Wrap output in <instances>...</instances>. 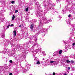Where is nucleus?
I'll return each mask as SVG.
<instances>
[{"label": "nucleus", "mask_w": 75, "mask_h": 75, "mask_svg": "<svg viewBox=\"0 0 75 75\" xmlns=\"http://www.w3.org/2000/svg\"><path fill=\"white\" fill-rule=\"evenodd\" d=\"M70 74L71 75H73V74H72V73H71Z\"/></svg>", "instance_id": "obj_55"}, {"label": "nucleus", "mask_w": 75, "mask_h": 75, "mask_svg": "<svg viewBox=\"0 0 75 75\" xmlns=\"http://www.w3.org/2000/svg\"><path fill=\"white\" fill-rule=\"evenodd\" d=\"M43 60H45V59H44V58H43Z\"/></svg>", "instance_id": "obj_58"}, {"label": "nucleus", "mask_w": 75, "mask_h": 75, "mask_svg": "<svg viewBox=\"0 0 75 75\" xmlns=\"http://www.w3.org/2000/svg\"><path fill=\"white\" fill-rule=\"evenodd\" d=\"M45 35H44V36H45Z\"/></svg>", "instance_id": "obj_62"}, {"label": "nucleus", "mask_w": 75, "mask_h": 75, "mask_svg": "<svg viewBox=\"0 0 75 75\" xmlns=\"http://www.w3.org/2000/svg\"><path fill=\"white\" fill-rule=\"evenodd\" d=\"M17 60L18 62H21L23 60L21 59V57L20 58H19L18 59H17Z\"/></svg>", "instance_id": "obj_15"}, {"label": "nucleus", "mask_w": 75, "mask_h": 75, "mask_svg": "<svg viewBox=\"0 0 75 75\" xmlns=\"http://www.w3.org/2000/svg\"><path fill=\"white\" fill-rule=\"evenodd\" d=\"M47 2L48 3V5L47 4H46L45 3V1H44L43 4L44 6H45V8H47V9L48 10H52L53 8L51 6V4H52V1H51L48 0Z\"/></svg>", "instance_id": "obj_1"}, {"label": "nucleus", "mask_w": 75, "mask_h": 75, "mask_svg": "<svg viewBox=\"0 0 75 75\" xmlns=\"http://www.w3.org/2000/svg\"><path fill=\"white\" fill-rule=\"evenodd\" d=\"M66 22L67 24H70V22H69V21H67Z\"/></svg>", "instance_id": "obj_29"}, {"label": "nucleus", "mask_w": 75, "mask_h": 75, "mask_svg": "<svg viewBox=\"0 0 75 75\" xmlns=\"http://www.w3.org/2000/svg\"><path fill=\"white\" fill-rule=\"evenodd\" d=\"M62 50H60L59 51V54H61V53H62Z\"/></svg>", "instance_id": "obj_33"}, {"label": "nucleus", "mask_w": 75, "mask_h": 75, "mask_svg": "<svg viewBox=\"0 0 75 75\" xmlns=\"http://www.w3.org/2000/svg\"><path fill=\"white\" fill-rule=\"evenodd\" d=\"M25 10L26 11H28V8H26Z\"/></svg>", "instance_id": "obj_38"}, {"label": "nucleus", "mask_w": 75, "mask_h": 75, "mask_svg": "<svg viewBox=\"0 0 75 75\" xmlns=\"http://www.w3.org/2000/svg\"><path fill=\"white\" fill-rule=\"evenodd\" d=\"M18 12V10H16L15 11V13H17Z\"/></svg>", "instance_id": "obj_39"}, {"label": "nucleus", "mask_w": 75, "mask_h": 75, "mask_svg": "<svg viewBox=\"0 0 75 75\" xmlns=\"http://www.w3.org/2000/svg\"><path fill=\"white\" fill-rule=\"evenodd\" d=\"M75 45V44L74 43L72 44V45H73V46H74V45Z\"/></svg>", "instance_id": "obj_42"}, {"label": "nucleus", "mask_w": 75, "mask_h": 75, "mask_svg": "<svg viewBox=\"0 0 75 75\" xmlns=\"http://www.w3.org/2000/svg\"><path fill=\"white\" fill-rule=\"evenodd\" d=\"M74 14H75V11H74Z\"/></svg>", "instance_id": "obj_60"}, {"label": "nucleus", "mask_w": 75, "mask_h": 75, "mask_svg": "<svg viewBox=\"0 0 75 75\" xmlns=\"http://www.w3.org/2000/svg\"><path fill=\"white\" fill-rule=\"evenodd\" d=\"M59 75H62V74H61V73H59Z\"/></svg>", "instance_id": "obj_57"}, {"label": "nucleus", "mask_w": 75, "mask_h": 75, "mask_svg": "<svg viewBox=\"0 0 75 75\" xmlns=\"http://www.w3.org/2000/svg\"><path fill=\"white\" fill-rule=\"evenodd\" d=\"M6 25H10V22L8 21L6 22Z\"/></svg>", "instance_id": "obj_20"}, {"label": "nucleus", "mask_w": 75, "mask_h": 75, "mask_svg": "<svg viewBox=\"0 0 75 75\" xmlns=\"http://www.w3.org/2000/svg\"><path fill=\"white\" fill-rule=\"evenodd\" d=\"M26 68H23V70H22V68L21 69H22L23 72V73H25V72H26V71H28V69H26Z\"/></svg>", "instance_id": "obj_10"}, {"label": "nucleus", "mask_w": 75, "mask_h": 75, "mask_svg": "<svg viewBox=\"0 0 75 75\" xmlns=\"http://www.w3.org/2000/svg\"><path fill=\"white\" fill-rule=\"evenodd\" d=\"M67 63V64H69V63H70L71 61H70L69 60H66V61Z\"/></svg>", "instance_id": "obj_22"}, {"label": "nucleus", "mask_w": 75, "mask_h": 75, "mask_svg": "<svg viewBox=\"0 0 75 75\" xmlns=\"http://www.w3.org/2000/svg\"><path fill=\"white\" fill-rule=\"evenodd\" d=\"M5 37V34H4V33H2L1 34V38L2 37V38H4Z\"/></svg>", "instance_id": "obj_18"}, {"label": "nucleus", "mask_w": 75, "mask_h": 75, "mask_svg": "<svg viewBox=\"0 0 75 75\" xmlns=\"http://www.w3.org/2000/svg\"><path fill=\"white\" fill-rule=\"evenodd\" d=\"M47 21H46L45 23L46 24H47V23H50V22H51V20H50L49 19H48L47 18L46 19Z\"/></svg>", "instance_id": "obj_13"}, {"label": "nucleus", "mask_w": 75, "mask_h": 75, "mask_svg": "<svg viewBox=\"0 0 75 75\" xmlns=\"http://www.w3.org/2000/svg\"><path fill=\"white\" fill-rule=\"evenodd\" d=\"M9 62H10V63H14V62H13V61L12 60H10L9 61Z\"/></svg>", "instance_id": "obj_30"}, {"label": "nucleus", "mask_w": 75, "mask_h": 75, "mask_svg": "<svg viewBox=\"0 0 75 75\" xmlns=\"http://www.w3.org/2000/svg\"><path fill=\"white\" fill-rule=\"evenodd\" d=\"M19 27H21V25H20L19 26Z\"/></svg>", "instance_id": "obj_56"}, {"label": "nucleus", "mask_w": 75, "mask_h": 75, "mask_svg": "<svg viewBox=\"0 0 75 75\" xmlns=\"http://www.w3.org/2000/svg\"><path fill=\"white\" fill-rule=\"evenodd\" d=\"M54 54L53 55V56L55 57V56H56V55H58V52L57 51L56 52H54Z\"/></svg>", "instance_id": "obj_19"}, {"label": "nucleus", "mask_w": 75, "mask_h": 75, "mask_svg": "<svg viewBox=\"0 0 75 75\" xmlns=\"http://www.w3.org/2000/svg\"><path fill=\"white\" fill-rule=\"evenodd\" d=\"M70 68H71V67H68V70H69L70 69Z\"/></svg>", "instance_id": "obj_45"}, {"label": "nucleus", "mask_w": 75, "mask_h": 75, "mask_svg": "<svg viewBox=\"0 0 75 75\" xmlns=\"http://www.w3.org/2000/svg\"><path fill=\"white\" fill-rule=\"evenodd\" d=\"M36 64H40V62L38 61L37 62Z\"/></svg>", "instance_id": "obj_35"}, {"label": "nucleus", "mask_w": 75, "mask_h": 75, "mask_svg": "<svg viewBox=\"0 0 75 75\" xmlns=\"http://www.w3.org/2000/svg\"><path fill=\"white\" fill-rule=\"evenodd\" d=\"M73 28H74L75 27V25H73Z\"/></svg>", "instance_id": "obj_47"}, {"label": "nucleus", "mask_w": 75, "mask_h": 75, "mask_svg": "<svg viewBox=\"0 0 75 75\" xmlns=\"http://www.w3.org/2000/svg\"><path fill=\"white\" fill-rule=\"evenodd\" d=\"M36 22H37V20L34 19L32 21V24L35 25V23H36Z\"/></svg>", "instance_id": "obj_11"}, {"label": "nucleus", "mask_w": 75, "mask_h": 75, "mask_svg": "<svg viewBox=\"0 0 75 75\" xmlns=\"http://www.w3.org/2000/svg\"><path fill=\"white\" fill-rule=\"evenodd\" d=\"M55 62V61H51L50 62V64H52Z\"/></svg>", "instance_id": "obj_26"}, {"label": "nucleus", "mask_w": 75, "mask_h": 75, "mask_svg": "<svg viewBox=\"0 0 75 75\" xmlns=\"http://www.w3.org/2000/svg\"><path fill=\"white\" fill-rule=\"evenodd\" d=\"M26 67H26V68H27L28 69H30V65L28 64H26Z\"/></svg>", "instance_id": "obj_14"}, {"label": "nucleus", "mask_w": 75, "mask_h": 75, "mask_svg": "<svg viewBox=\"0 0 75 75\" xmlns=\"http://www.w3.org/2000/svg\"><path fill=\"white\" fill-rule=\"evenodd\" d=\"M40 23H41V22L40 21Z\"/></svg>", "instance_id": "obj_61"}, {"label": "nucleus", "mask_w": 75, "mask_h": 75, "mask_svg": "<svg viewBox=\"0 0 75 75\" xmlns=\"http://www.w3.org/2000/svg\"><path fill=\"white\" fill-rule=\"evenodd\" d=\"M26 56H25V55H23L22 57H21V58L22 59V60H23V59H24L25 58H26Z\"/></svg>", "instance_id": "obj_16"}, {"label": "nucleus", "mask_w": 75, "mask_h": 75, "mask_svg": "<svg viewBox=\"0 0 75 75\" xmlns=\"http://www.w3.org/2000/svg\"><path fill=\"white\" fill-rule=\"evenodd\" d=\"M34 47L32 46L30 49V51H31L32 52V54H36V53L38 52L39 51V50L37 49L34 51V52H33V51H34Z\"/></svg>", "instance_id": "obj_4"}, {"label": "nucleus", "mask_w": 75, "mask_h": 75, "mask_svg": "<svg viewBox=\"0 0 75 75\" xmlns=\"http://www.w3.org/2000/svg\"><path fill=\"white\" fill-rule=\"evenodd\" d=\"M63 42L64 43V45H66V42H65V41H63Z\"/></svg>", "instance_id": "obj_40"}, {"label": "nucleus", "mask_w": 75, "mask_h": 75, "mask_svg": "<svg viewBox=\"0 0 75 75\" xmlns=\"http://www.w3.org/2000/svg\"><path fill=\"white\" fill-rule=\"evenodd\" d=\"M71 16L70 15H69L68 17H71Z\"/></svg>", "instance_id": "obj_49"}, {"label": "nucleus", "mask_w": 75, "mask_h": 75, "mask_svg": "<svg viewBox=\"0 0 75 75\" xmlns=\"http://www.w3.org/2000/svg\"><path fill=\"white\" fill-rule=\"evenodd\" d=\"M27 44H29V42H27L26 43L23 44V46H24V47H25L26 48L27 51H28V50H30V49H29V47H28V46H27Z\"/></svg>", "instance_id": "obj_6"}, {"label": "nucleus", "mask_w": 75, "mask_h": 75, "mask_svg": "<svg viewBox=\"0 0 75 75\" xmlns=\"http://www.w3.org/2000/svg\"><path fill=\"white\" fill-rule=\"evenodd\" d=\"M8 42H9V43H11L10 41L9 42H8H8H6L5 44V45L6 46H7V45H8Z\"/></svg>", "instance_id": "obj_17"}, {"label": "nucleus", "mask_w": 75, "mask_h": 75, "mask_svg": "<svg viewBox=\"0 0 75 75\" xmlns=\"http://www.w3.org/2000/svg\"><path fill=\"white\" fill-rule=\"evenodd\" d=\"M15 18V16L14 15H13V17H12V20H13Z\"/></svg>", "instance_id": "obj_27"}, {"label": "nucleus", "mask_w": 75, "mask_h": 75, "mask_svg": "<svg viewBox=\"0 0 75 75\" xmlns=\"http://www.w3.org/2000/svg\"><path fill=\"white\" fill-rule=\"evenodd\" d=\"M66 58H67V59H68V56H66V57H65Z\"/></svg>", "instance_id": "obj_46"}, {"label": "nucleus", "mask_w": 75, "mask_h": 75, "mask_svg": "<svg viewBox=\"0 0 75 75\" xmlns=\"http://www.w3.org/2000/svg\"><path fill=\"white\" fill-rule=\"evenodd\" d=\"M56 75H59V74H56Z\"/></svg>", "instance_id": "obj_59"}, {"label": "nucleus", "mask_w": 75, "mask_h": 75, "mask_svg": "<svg viewBox=\"0 0 75 75\" xmlns=\"http://www.w3.org/2000/svg\"><path fill=\"white\" fill-rule=\"evenodd\" d=\"M68 6H67L65 7V9H63L62 10V14H65L66 13V12L65 11H68Z\"/></svg>", "instance_id": "obj_5"}, {"label": "nucleus", "mask_w": 75, "mask_h": 75, "mask_svg": "<svg viewBox=\"0 0 75 75\" xmlns=\"http://www.w3.org/2000/svg\"><path fill=\"white\" fill-rule=\"evenodd\" d=\"M57 13H58V12Z\"/></svg>", "instance_id": "obj_63"}, {"label": "nucleus", "mask_w": 75, "mask_h": 75, "mask_svg": "<svg viewBox=\"0 0 75 75\" xmlns=\"http://www.w3.org/2000/svg\"><path fill=\"white\" fill-rule=\"evenodd\" d=\"M29 42V43H33V42H31V40H30L29 41V42Z\"/></svg>", "instance_id": "obj_32"}, {"label": "nucleus", "mask_w": 75, "mask_h": 75, "mask_svg": "<svg viewBox=\"0 0 75 75\" xmlns=\"http://www.w3.org/2000/svg\"><path fill=\"white\" fill-rule=\"evenodd\" d=\"M48 30V28H47V29H45L44 31H43V32H45V31H47V30Z\"/></svg>", "instance_id": "obj_36"}, {"label": "nucleus", "mask_w": 75, "mask_h": 75, "mask_svg": "<svg viewBox=\"0 0 75 75\" xmlns=\"http://www.w3.org/2000/svg\"><path fill=\"white\" fill-rule=\"evenodd\" d=\"M5 27V26H4V28L5 30H6V28L4 27Z\"/></svg>", "instance_id": "obj_52"}, {"label": "nucleus", "mask_w": 75, "mask_h": 75, "mask_svg": "<svg viewBox=\"0 0 75 75\" xmlns=\"http://www.w3.org/2000/svg\"><path fill=\"white\" fill-rule=\"evenodd\" d=\"M43 31H44V29H42L39 31L40 32V33H43Z\"/></svg>", "instance_id": "obj_21"}, {"label": "nucleus", "mask_w": 75, "mask_h": 75, "mask_svg": "<svg viewBox=\"0 0 75 75\" xmlns=\"http://www.w3.org/2000/svg\"><path fill=\"white\" fill-rule=\"evenodd\" d=\"M68 3V4H71V2L69 1H67Z\"/></svg>", "instance_id": "obj_34"}, {"label": "nucleus", "mask_w": 75, "mask_h": 75, "mask_svg": "<svg viewBox=\"0 0 75 75\" xmlns=\"http://www.w3.org/2000/svg\"><path fill=\"white\" fill-rule=\"evenodd\" d=\"M46 20L47 19H46V17H45V16H43L42 20L43 24H44V23H45Z\"/></svg>", "instance_id": "obj_9"}, {"label": "nucleus", "mask_w": 75, "mask_h": 75, "mask_svg": "<svg viewBox=\"0 0 75 75\" xmlns=\"http://www.w3.org/2000/svg\"><path fill=\"white\" fill-rule=\"evenodd\" d=\"M35 4L36 6H37V7L39 8L38 10L37 11V14H36V15H37V16H38V17H41V15L40 13L41 9H40V6L39 7L38 6V4L37 2H35Z\"/></svg>", "instance_id": "obj_3"}, {"label": "nucleus", "mask_w": 75, "mask_h": 75, "mask_svg": "<svg viewBox=\"0 0 75 75\" xmlns=\"http://www.w3.org/2000/svg\"><path fill=\"white\" fill-rule=\"evenodd\" d=\"M19 48H20L21 51H22V52H25V50L24 48V47L20 46Z\"/></svg>", "instance_id": "obj_7"}, {"label": "nucleus", "mask_w": 75, "mask_h": 75, "mask_svg": "<svg viewBox=\"0 0 75 75\" xmlns=\"http://www.w3.org/2000/svg\"><path fill=\"white\" fill-rule=\"evenodd\" d=\"M54 11V13H55V12H57L56 11Z\"/></svg>", "instance_id": "obj_51"}, {"label": "nucleus", "mask_w": 75, "mask_h": 75, "mask_svg": "<svg viewBox=\"0 0 75 75\" xmlns=\"http://www.w3.org/2000/svg\"><path fill=\"white\" fill-rule=\"evenodd\" d=\"M34 24H32L30 25V28L31 30H33V28L34 27Z\"/></svg>", "instance_id": "obj_12"}, {"label": "nucleus", "mask_w": 75, "mask_h": 75, "mask_svg": "<svg viewBox=\"0 0 75 75\" xmlns=\"http://www.w3.org/2000/svg\"><path fill=\"white\" fill-rule=\"evenodd\" d=\"M13 33L14 34V35H15V36L16 35V31L14 30L13 31Z\"/></svg>", "instance_id": "obj_25"}, {"label": "nucleus", "mask_w": 75, "mask_h": 75, "mask_svg": "<svg viewBox=\"0 0 75 75\" xmlns=\"http://www.w3.org/2000/svg\"><path fill=\"white\" fill-rule=\"evenodd\" d=\"M58 18H59V20H60L61 18H62V16L61 15H59L58 16Z\"/></svg>", "instance_id": "obj_23"}, {"label": "nucleus", "mask_w": 75, "mask_h": 75, "mask_svg": "<svg viewBox=\"0 0 75 75\" xmlns=\"http://www.w3.org/2000/svg\"><path fill=\"white\" fill-rule=\"evenodd\" d=\"M53 75H55V72H53Z\"/></svg>", "instance_id": "obj_44"}, {"label": "nucleus", "mask_w": 75, "mask_h": 75, "mask_svg": "<svg viewBox=\"0 0 75 75\" xmlns=\"http://www.w3.org/2000/svg\"><path fill=\"white\" fill-rule=\"evenodd\" d=\"M14 1H12L11 2V3H12V4H14Z\"/></svg>", "instance_id": "obj_37"}, {"label": "nucleus", "mask_w": 75, "mask_h": 75, "mask_svg": "<svg viewBox=\"0 0 75 75\" xmlns=\"http://www.w3.org/2000/svg\"><path fill=\"white\" fill-rule=\"evenodd\" d=\"M72 10H75V8L74 7H72Z\"/></svg>", "instance_id": "obj_43"}, {"label": "nucleus", "mask_w": 75, "mask_h": 75, "mask_svg": "<svg viewBox=\"0 0 75 75\" xmlns=\"http://www.w3.org/2000/svg\"><path fill=\"white\" fill-rule=\"evenodd\" d=\"M13 74L12 73H10L9 74V75H12Z\"/></svg>", "instance_id": "obj_48"}, {"label": "nucleus", "mask_w": 75, "mask_h": 75, "mask_svg": "<svg viewBox=\"0 0 75 75\" xmlns=\"http://www.w3.org/2000/svg\"><path fill=\"white\" fill-rule=\"evenodd\" d=\"M57 2L58 3H59L60 1H62V0H56Z\"/></svg>", "instance_id": "obj_24"}, {"label": "nucleus", "mask_w": 75, "mask_h": 75, "mask_svg": "<svg viewBox=\"0 0 75 75\" xmlns=\"http://www.w3.org/2000/svg\"><path fill=\"white\" fill-rule=\"evenodd\" d=\"M10 26H13V24H11V25H10Z\"/></svg>", "instance_id": "obj_50"}, {"label": "nucleus", "mask_w": 75, "mask_h": 75, "mask_svg": "<svg viewBox=\"0 0 75 75\" xmlns=\"http://www.w3.org/2000/svg\"><path fill=\"white\" fill-rule=\"evenodd\" d=\"M71 63H72L73 64L75 63V62H74V61L72 60L71 61Z\"/></svg>", "instance_id": "obj_31"}, {"label": "nucleus", "mask_w": 75, "mask_h": 75, "mask_svg": "<svg viewBox=\"0 0 75 75\" xmlns=\"http://www.w3.org/2000/svg\"><path fill=\"white\" fill-rule=\"evenodd\" d=\"M13 64H16V62H14Z\"/></svg>", "instance_id": "obj_54"}, {"label": "nucleus", "mask_w": 75, "mask_h": 75, "mask_svg": "<svg viewBox=\"0 0 75 75\" xmlns=\"http://www.w3.org/2000/svg\"><path fill=\"white\" fill-rule=\"evenodd\" d=\"M10 26V25H9L7 26V28H8Z\"/></svg>", "instance_id": "obj_41"}, {"label": "nucleus", "mask_w": 75, "mask_h": 75, "mask_svg": "<svg viewBox=\"0 0 75 75\" xmlns=\"http://www.w3.org/2000/svg\"><path fill=\"white\" fill-rule=\"evenodd\" d=\"M8 50H7L6 49H4V50L3 51H1L0 52V54H1V53H2V54H6V52H8Z\"/></svg>", "instance_id": "obj_8"}, {"label": "nucleus", "mask_w": 75, "mask_h": 75, "mask_svg": "<svg viewBox=\"0 0 75 75\" xmlns=\"http://www.w3.org/2000/svg\"><path fill=\"white\" fill-rule=\"evenodd\" d=\"M38 33H37L34 36L33 35L32 37H30V40H32L33 38H34V44L33 45L34 47H35V45H37L38 44L37 42V38H36V37L38 36Z\"/></svg>", "instance_id": "obj_2"}, {"label": "nucleus", "mask_w": 75, "mask_h": 75, "mask_svg": "<svg viewBox=\"0 0 75 75\" xmlns=\"http://www.w3.org/2000/svg\"><path fill=\"white\" fill-rule=\"evenodd\" d=\"M67 73H65L64 74V75H67Z\"/></svg>", "instance_id": "obj_53"}, {"label": "nucleus", "mask_w": 75, "mask_h": 75, "mask_svg": "<svg viewBox=\"0 0 75 75\" xmlns=\"http://www.w3.org/2000/svg\"><path fill=\"white\" fill-rule=\"evenodd\" d=\"M11 45L12 48H13V47H14V44H13V43H11Z\"/></svg>", "instance_id": "obj_28"}]
</instances>
